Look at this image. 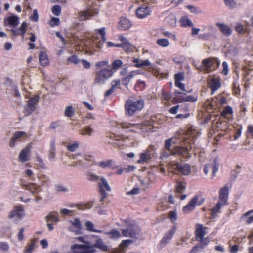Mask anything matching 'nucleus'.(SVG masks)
Returning <instances> with one entry per match:
<instances>
[{
  "mask_svg": "<svg viewBox=\"0 0 253 253\" xmlns=\"http://www.w3.org/2000/svg\"><path fill=\"white\" fill-rule=\"evenodd\" d=\"M199 135V132L193 127L188 128L184 138L186 140L184 145H179L175 147L172 150V156L176 155L181 159L189 160L191 157V152H194L193 150L194 144L193 141Z\"/></svg>",
  "mask_w": 253,
  "mask_h": 253,
  "instance_id": "f257e3e1",
  "label": "nucleus"
},
{
  "mask_svg": "<svg viewBox=\"0 0 253 253\" xmlns=\"http://www.w3.org/2000/svg\"><path fill=\"white\" fill-rule=\"evenodd\" d=\"M144 107V101L141 99H129L125 104V113L128 116H132L140 111Z\"/></svg>",
  "mask_w": 253,
  "mask_h": 253,
  "instance_id": "f03ea898",
  "label": "nucleus"
},
{
  "mask_svg": "<svg viewBox=\"0 0 253 253\" xmlns=\"http://www.w3.org/2000/svg\"><path fill=\"white\" fill-rule=\"evenodd\" d=\"M73 165L74 167H87L93 164L94 158L90 155H85L81 153L75 154L73 158Z\"/></svg>",
  "mask_w": 253,
  "mask_h": 253,
  "instance_id": "7ed1b4c3",
  "label": "nucleus"
},
{
  "mask_svg": "<svg viewBox=\"0 0 253 253\" xmlns=\"http://www.w3.org/2000/svg\"><path fill=\"white\" fill-rule=\"evenodd\" d=\"M114 73V71L111 68H102L96 72L94 84L96 85L104 84L108 79L113 76Z\"/></svg>",
  "mask_w": 253,
  "mask_h": 253,
  "instance_id": "20e7f679",
  "label": "nucleus"
},
{
  "mask_svg": "<svg viewBox=\"0 0 253 253\" xmlns=\"http://www.w3.org/2000/svg\"><path fill=\"white\" fill-rule=\"evenodd\" d=\"M95 250L89 246V243L85 244H74L71 246L68 253H95Z\"/></svg>",
  "mask_w": 253,
  "mask_h": 253,
  "instance_id": "39448f33",
  "label": "nucleus"
},
{
  "mask_svg": "<svg viewBox=\"0 0 253 253\" xmlns=\"http://www.w3.org/2000/svg\"><path fill=\"white\" fill-rule=\"evenodd\" d=\"M122 232L125 237L137 238L141 234V230L135 223H132L129 225L126 229L122 230Z\"/></svg>",
  "mask_w": 253,
  "mask_h": 253,
  "instance_id": "423d86ee",
  "label": "nucleus"
},
{
  "mask_svg": "<svg viewBox=\"0 0 253 253\" xmlns=\"http://www.w3.org/2000/svg\"><path fill=\"white\" fill-rule=\"evenodd\" d=\"M208 85L213 94L222 85L221 78L218 76H211L207 80Z\"/></svg>",
  "mask_w": 253,
  "mask_h": 253,
  "instance_id": "0eeeda50",
  "label": "nucleus"
},
{
  "mask_svg": "<svg viewBox=\"0 0 253 253\" xmlns=\"http://www.w3.org/2000/svg\"><path fill=\"white\" fill-rule=\"evenodd\" d=\"M95 42H98V39L95 36H93L91 38L84 39L82 41V44L84 46V49L86 51H92L95 47L100 49L96 45Z\"/></svg>",
  "mask_w": 253,
  "mask_h": 253,
  "instance_id": "6e6552de",
  "label": "nucleus"
},
{
  "mask_svg": "<svg viewBox=\"0 0 253 253\" xmlns=\"http://www.w3.org/2000/svg\"><path fill=\"white\" fill-rule=\"evenodd\" d=\"M68 231L74 233L76 235L82 233V226L80 220L77 217L74 218L72 220H69Z\"/></svg>",
  "mask_w": 253,
  "mask_h": 253,
  "instance_id": "1a4fd4ad",
  "label": "nucleus"
},
{
  "mask_svg": "<svg viewBox=\"0 0 253 253\" xmlns=\"http://www.w3.org/2000/svg\"><path fill=\"white\" fill-rule=\"evenodd\" d=\"M162 14L166 16L164 19V23L165 25L170 28L176 27L177 23V18L175 13H169L167 11H164Z\"/></svg>",
  "mask_w": 253,
  "mask_h": 253,
  "instance_id": "9d476101",
  "label": "nucleus"
},
{
  "mask_svg": "<svg viewBox=\"0 0 253 253\" xmlns=\"http://www.w3.org/2000/svg\"><path fill=\"white\" fill-rule=\"evenodd\" d=\"M47 226L49 230L53 229V224L57 223L59 221V214L57 212H50L45 217Z\"/></svg>",
  "mask_w": 253,
  "mask_h": 253,
  "instance_id": "9b49d317",
  "label": "nucleus"
},
{
  "mask_svg": "<svg viewBox=\"0 0 253 253\" xmlns=\"http://www.w3.org/2000/svg\"><path fill=\"white\" fill-rule=\"evenodd\" d=\"M25 215L24 208L21 206H16L9 214V218L11 219L17 218L21 219Z\"/></svg>",
  "mask_w": 253,
  "mask_h": 253,
  "instance_id": "f8f14e48",
  "label": "nucleus"
},
{
  "mask_svg": "<svg viewBox=\"0 0 253 253\" xmlns=\"http://www.w3.org/2000/svg\"><path fill=\"white\" fill-rule=\"evenodd\" d=\"M215 64H217V67L220 65V61L215 58H208L204 59L202 62V67L204 70L208 72L212 70L211 67Z\"/></svg>",
  "mask_w": 253,
  "mask_h": 253,
  "instance_id": "ddd939ff",
  "label": "nucleus"
},
{
  "mask_svg": "<svg viewBox=\"0 0 253 253\" xmlns=\"http://www.w3.org/2000/svg\"><path fill=\"white\" fill-rule=\"evenodd\" d=\"M121 126L123 128L129 129L131 131L137 132L138 129H141L142 131H147L144 124H130L127 122H123L121 124Z\"/></svg>",
  "mask_w": 253,
  "mask_h": 253,
  "instance_id": "4468645a",
  "label": "nucleus"
},
{
  "mask_svg": "<svg viewBox=\"0 0 253 253\" xmlns=\"http://www.w3.org/2000/svg\"><path fill=\"white\" fill-rule=\"evenodd\" d=\"M210 171H212L213 173V177L214 176L215 174L218 171V167L216 163V161L215 159H214L211 161L208 164H207L204 167V172L206 175H207L208 172Z\"/></svg>",
  "mask_w": 253,
  "mask_h": 253,
  "instance_id": "2eb2a0df",
  "label": "nucleus"
},
{
  "mask_svg": "<svg viewBox=\"0 0 253 253\" xmlns=\"http://www.w3.org/2000/svg\"><path fill=\"white\" fill-rule=\"evenodd\" d=\"M101 182L99 183V186L100 188L101 193L102 194V197L100 201H103L104 199L106 197V193L105 192V190L108 192L111 191V188L109 185L107 180L104 177H100Z\"/></svg>",
  "mask_w": 253,
  "mask_h": 253,
  "instance_id": "dca6fc26",
  "label": "nucleus"
},
{
  "mask_svg": "<svg viewBox=\"0 0 253 253\" xmlns=\"http://www.w3.org/2000/svg\"><path fill=\"white\" fill-rule=\"evenodd\" d=\"M132 22L126 17H120L118 23V29L120 31L129 29L132 26Z\"/></svg>",
  "mask_w": 253,
  "mask_h": 253,
  "instance_id": "f3484780",
  "label": "nucleus"
},
{
  "mask_svg": "<svg viewBox=\"0 0 253 253\" xmlns=\"http://www.w3.org/2000/svg\"><path fill=\"white\" fill-rule=\"evenodd\" d=\"M198 198L197 196H194L189 202L187 205L182 208V211L185 214L190 213L195 207L197 204Z\"/></svg>",
  "mask_w": 253,
  "mask_h": 253,
  "instance_id": "a211bd4d",
  "label": "nucleus"
},
{
  "mask_svg": "<svg viewBox=\"0 0 253 253\" xmlns=\"http://www.w3.org/2000/svg\"><path fill=\"white\" fill-rule=\"evenodd\" d=\"M39 100V97L38 95L35 96L29 99L28 106L26 108L27 115L31 114L35 110Z\"/></svg>",
  "mask_w": 253,
  "mask_h": 253,
  "instance_id": "6ab92c4d",
  "label": "nucleus"
},
{
  "mask_svg": "<svg viewBox=\"0 0 253 253\" xmlns=\"http://www.w3.org/2000/svg\"><path fill=\"white\" fill-rule=\"evenodd\" d=\"M176 226H174L171 229L166 233L163 238L160 241V244L162 245H166L169 243L171 239L172 238L174 234L176 232Z\"/></svg>",
  "mask_w": 253,
  "mask_h": 253,
  "instance_id": "aec40b11",
  "label": "nucleus"
},
{
  "mask_svg": "<svg viewBox=\"0 0 253 253\" xmlns=\"http://www.w3.org/2000/svg\"><path fill=\"white\" fill-rule=\"evenodd\" d=\"M175 169H177L179 172L184 175H189L191 171V167L187 164L181 165L176 164L175 166Z\"/></svg>",
  "mask_w": 253,
  "mask_h": 253,
  "instance_id": "412c9836",
  "label": "nucleus"
},
{
  "mask_svg": "<svg viewBox=\"0 0 253 253\" xmlns=\"http://www.w3.org/2000/svg\"><path fill=\"white\" fill-rule=\"evenodd\" d=\"M151 12V10L149 7H140L136 10V15L137 18L143 19L150 15Z\"/></svg>",
  "mask_w": 253,
  "mask_h": 253,
  "instance_id": "4be33fe9",
  "label": "nucleus"
},
{
  "mask_svg": "<svg viewBox=\"0 0 253 253\" xmlns=\"http://www.w3.org/2000/svg\"><path fill=\"white\" fill-rule=\"evenodd\" d=\"M216 25L224 36L229 37L232 34V30L228 25L222 23H216Z\"/></svg>",
  "mask_w": 253,
  "mask_h": 253,
  "instance_id": "5701e85b",
  "label": "nucleus"
},
{
  "mask_svg": "<svg viewBox=\"0 0 253 253\" xmlns=\"http://www.w3.org/2000/svg\"><path fill=\"white\" fill-rule=\"evenodd\" d=\"M140 74L139 70H134L130 72L128 74L122 79V83L127 87L131 80L136 75Z\"/></svg>",
  "mask_w": 253,
  "mask_h": 253,
  "instance_id": "b1692460",
  "label": "nucleus"
},
{
  "mask_svg": "<svg viewBox=\"0 0 253 253\" xmlns=\"http://www.w3.org/2000/svg\"><path fill=\"white\" fill-rule=\"evenodd\" d=\"M132 243V241L130 239L123 240L118 249H115L112 253H125V249Z\"/></svg>",
  "mask_w": 253,
  "mask_h": 253,
  "instance_id": "393cba45",
  "label": "nucleus"
},
{
  "mask_svg": "<svg viewBox=\"0 0 253 253\" xmlns=\"http://www.w3.org/2000/svg\"><path fill=\"white\" fill-rule=\"evenodd\" d=\"M30 150V146H27L21 150L18 156V159L20 162H25L29 160Z\"/></svg>",
  "mask_w": 253,
  "mask_h": 253,
  "instance_id": "a878e982",
  "label": "nucleus"
},
{
  "mask_svg": "<svg viewBox=\"0 0 253 253\" xmlns=\"http://www.w3.org/2000/svg\"><path fill=\"white\" fill-rule=\"evenodd\" d=\"M207 228L204 227L201 224H197L195 234L197 240H202L203 238L207 234Z\"/></svg>",
  "mask_w": 253,
  "mask_h": 253,
  "instance_id": "bb28decb",
  "label": "nucleus"
},
{
  "mask_svg": "<svg viewBox=\"0 0 253 253\" xmlns=\"http://www.w3.org/2000/svg\"><path fill=\"white\" fill-rule=\"evenodd\" d=\"M229 190L228 187L225 186L219 191V202L226 205L228 197Z\"/></svg>",
  "mask_w": 253,
  "mask_h": 253,
  "instance_id": "cd10ccee",
  "label": "nucleus"
},
{
  "mask_svg": "<svg viewBox=\"0 0 253 253\" xmlns=\"http://www.w3.org/2000/svg\"><path fill=\"white\" fill-rule=\"evenodd\" d=\"M97 32L100 34L101 38H98V42H95L96 45L98 48H102L103 44L104 43L106 39H105V34L106 32L105 31V28L103 27L102 28L99 29L97 30Z\"/></svg>",
  "mask_w": 253,
  "mask_h": 253,
  "instance_id": "c85d7f7f",
  "label": "nucleus"
},
{
  "mask_svg": "<svg viewBox=\"0 0 253 253\" xmlns=\"http://www.w3.org/2000/svg\"><path fill=\"white\" fill-rule=\"evenodd\" d=\"M150 159V151L147 149L140 154V158L137 161V163L139 164H144L147 162Z\"/></svg>",
  "mask_w": 253,
  "mask_h": 253,
  "instance_id": "c756f323",
  "label": "nucleus"
},
{
  "mask_svg": "<svg viewBox=\"0 0 253 253\" xmlns=\"http://www.w3.org/2000/svg\"><path fill=\"white\" fill-rule=\"evenodd\" d=\"M89 246L92 247L94 249V248H96L103 251H106L108 249V246L105 245L101 238L97 239L93 245H90L89 244Z\"/></svg>",
  "mask_w": 253,
  "mask_h": 253,
  "instance_id": "7c9ffc66",
  "label": "nucleus"
},
{
  "mask_svg": "<svg viewBox=\"0 0 253 253\" xmlns=\"http://www.w3.org/2000/svg\"><path fill=\"white\" fill-rule=\"evenodd\" d=\"M119 40L122 42L123 48L126 50H130L132 49V45L129 43L128 40L123 35H120Z\"/></svg>",
  "mask_w": 253,
  "mask_h": 253,
  "instance_id": "2f4dec72",
  "label": "nucleus"
},
{
  "mask_svg": "<svg viewBox=\"0 0 253 253\" xmlns=\"http://www.w3.org/2000/svg\"><path fill=\"white\" fill-rule=\"evenodd\" d=\"M171 139H167L165 141V147L166 150L163 155V157H167L169 156H172L171 152H172L173 149H171L170 148V147L171 146Z\"/></svg>",
  "mask_w": 253,
  "mask_h": 253,
  "instance_id": "473e14b6",
  "label": "nucleus"
},
{
  "mask_svg": "<svg viewBox=\"0 0 253 253\" xmlns=\"http://www.w3.org/2000/svg\"><path fill=\"white\" fill-rule=\"evenodd\" d=\"M26 133L23 131L16 132L14 134L13 137L9 142V146L10 147L14 146L16 141L18 140L22 137L25 136Z\"/></svg>",
  "mask_w": 253,
  "mask_h": 253,
  "instance_id": "72a5a7b5",
  "label": "nucleus"
},
{
  "mask_svg": "<svg viewBox=\"0 0 253 253\" xmlns=\"http://www.w3.org/2000/svg\"><path fill=\"white\" fill-rule=\"evenodd\" d=\"M132 61L133 63H135L134 66L136 68H141L144 66H148L151 65V63L148 59L140 60L139 59H134Z\"/></svg>",
  "mask_w": 253,
  "mask_h": 253,
  "instance_id": "f704fd0d",
  "label": "nucleus"
},
{
  "mask_svg": "<svg viewBox=\"0 0 253 253\" xmlns=\"http://www.w3.org/2000/svg\"><path fill=\"white\" fill-rule=\"evenodd\" d=\"M39 57L41 65L42 66H46L48 64L49 59L47 54L45 52H41L39 54Z\"/></svg>",
  "mask_w": 253,
  "mask_h": 253,
  "instance_id": "c9c22d12",
  "label": "nucleus"
},
{
  "mask_svg": "<svg viewBox=\"0 0 253 253\" xmlns=\"http://www.w3.org/2000/svg\"><path fill=\"white\" fill-rule=\"evenodd\" d=\"M110 137L111 140V141L109 142L110 143L118 146L123 145V143L121 142L122 141V139H123V138L121 136L112 134Z\"/></svg>",
  "mask_w": 253,
  "mask_h": 253,
  "instance_id": "e433bc0d",
  "label": "nucleus"
},
{
  "mask_svg": "<svg viewBox=\"0 0 253 253\" xmlns=\"http://www.w3.org/2000/svg\"><path fill=\"white\" fill-rule=\"evenodd\" d=\"M85 226L86 230L89 232H93L100 233L102 232V230L96 229L94 228V224L91 221H86L85 222Z\"/></svg>",
  "mask_w": 253,
  "mask_h": 253,
  "instance_id": "4c0bfd02",
  "label": "nucleus"
},
{
  "mask_svg": "<svg viewBox=\"0 0 253 253\" xmlns=\"http://www.w3.org/2000/svg\"><path fill=\"white\" fill-rule=\"evenodd\" d=\"M233 111L230 106H226L221 113V116L227 119H229L232 115Z\"/></svg>",
  "mask_w": 253,
  "mask_h": 253,
  "instance_id": "58836bf2",
  "label": "nucleus"
},
{
  "mask_svg": "<svg viewBox=\"0 0 253 253\" xmlns=\"http://www.w3.org/2000/svg\"><path fill=\"white\" fill-rule=\"evenodd\" d=\"M27 190L30 191L33 194H35L40 191V186L35 183H30L25 185Z\"/></svg>",
  "mask_w": 253,
  "mask_h": 253,
  "instance_id": "ea45409f",
  "label": "nucleus"
},
{
  "mask_svg": "<svg viewBox=\"0 0 253 253\" xmlns=\"http://www.w3.org/2000/svg\"><path fill=\"white\" fill-rule=\"evenodd\" d=\"M242 218L245 220L246 222L248 224L253 222V210H250L244 214Z\"/></svg>",
  "mask_w": 253,
  "mask_h": 253,
  "instance_id": "a19ab883",
  "label": "nucleus"
},
{
  "mask_svg": "<svg viewBox=\"0 0 253 253\" xmlns=\"http://www.w3.org/2000/svg\"><path fill=\"white\" fill-rule=\"evenodd\" d=\"M7 22L11 26H16L19 24V18L16 16H11L7 18Z\"/></svg>",
  "mask_w": 253,
  "mask_h": 253,
  "instance_id": "79ce46f5",
  "label": "nucleus"
},
{
  "mask_svg": "<svg viewBox=\"0 0 253 253\" xmlns=\"http://www.w3.org/2000/svg\"><path fill=\"white\" fill-rule=\"evenodd\" d=\"M93 132V129L90 126H85L83 129L80 130V133L82 135H91Z\"/></svg>",
  "mask_w": 253,
  "mask_h": 253,
  "instance_id": "37998d69",
  "label": "nucleus"
},
{
  "mask_svg": "<svg viewBox=\"0 0 253 253\" xmlns=\"http://www.w3.org/2000/svg\"><path fill=\"white\" fill-rule=\"evenodd\" d=\"M105 234L110 235V238L113 239H117L121 237V234L120 232L116 229L111 230L109 232H105Z\"/></svg>",
  "mask_w": 253,
  "mask_h": 253,
  "instance_id": "c03bdc74",
  "label": "nucleus"
},
{
  "mask_svg": "<svg viewBox=\"0 0 253 253\" xmlns=\"http://www.w3.org/2000/svg\"><path fill=\"white\" fill-rule=\"evenodd\" d=\"M186 189V183L183 182L177 181L175 186V190L177 193H182Z\"/></svg>",
  "mask_w": 253,
  "mask_h": 253,
  "instance_id": "a18cd8bd",
  "label": "nucleus"
},
{
  "mask_svg": "<svg viewBox=\"0 0 253 253\" xmlns=\"http://www.w3.org/2000/svg\"><path fill=\"white\" fill-rule=\"evenodd\" d=\"M235 31L239 34L243 35L246 33V28L243 24L238 22L235 26Z\"/></svg>",
  "mask_w": 253,
  "mask_h": 253,
  "instance_id": "49530a36",
  "label": "nucleus"
},
{
  "mask_svg": "<svg viewBox=\"0 0 253 253\" xmlns=\"http://www.w3.org/2000/svg\"><path fill=\"white\" fill-rule=\"evenodd\" d=\"M186 97V94L180 92H175L173 100L176 102H185L184 99Z\"/></svg>",
  "mask_w": 253,
  "mask_h": 253,
  "instance_id": "de8ad7c7",
  "label": "nucleus"
},
{
  "mask_svg": "<svg viewBox=\"0 0 253 253\" xmlns=\"http://www.w3.org/2000/svg\"><path fill=\"white\" fill-rule=\"evenodd\" d=\"M156 43L158 45L163 47H168L169 45V40L166 38L158 39L156 41Z\"/></svg>",
  "mask_w": 253,
  "mask_h": 253,
  "instance_id": "09e8293b",
  "label": "nucleus"
},
{
  "mask_svg": "<svg viewBox=\"0 0 253 253\" xmlns=\"http://www.w3.org/2000/svg\"><path fill=\"white\" fill-rule=\"evenodd\" d=\"M225 5L230 9H235L237 5V3L235 0H224Z\"/></svg>",
  "mask_w": 253,
  "mask_h": 253,
  "instance_id": "8fccbe9b",
  "label": "nucleus"
},
{
  "mask_svg": "<svg viewBox=\"0 0 253 253\" xmlns=\"http://www.w3.org/2000/svg\"><path fill=\"white\" fill-rule=\"evenodd\" d=\"M35 243L32 241L28 244L25 247L23 251V253H32L35 248Z\"/></svg>",
  "mask_w": 253,
  "mask_h": 253,
  "instance_id": "3c124183",
  "label": "nucleus"
},
{
  "mask_svg": "<svg viewBox=\"0 0 253 253\" xmlns=\"http://www.w3.org/2000/svg\"><path fill=\"white\" fill-rule=\"evenodd\" d=\"M64 115L68 117H71L74 115V109L72 106H68L64 111Z\"/></svg>",
  "mask_w": 253,
  "mask_h": 253,
  "instance_id": "603ef678",
  "label": "nucleus"
},
{
  "mask_svg": "<svg viewBox=\"0 0 253 253\" xmlns=\"http://www.w3.org/2000/svg\"><path fill=\"white\" fill-rule=\"evenodd\" d=\"M113 163V161L112 160H107L99 162L97 165L103 168H106L110 167Z\"/></svg>",
  "mask_w": 253,
  "mask_h": 253,
  "instance_id": "864d4df0",
  "label": "nucleus"
},
{
  "mask_svg": "<svg viewBox=\"0 0 253 253\" xmlns=\"http://www.w3.org/2000/svg\"><path fill=\"white\" fill-rule=\"evenodd\" d=\"M223 205H225V204L218 201L217 204L211 209L212 215L215 216L217 213H218L221 207Z\"/></svg>",
  "mask_w": 253,
  "mask_h": 253,
  "instance_id": "5fc2aeb1",
  "label": "nucleus"
},
{
  "mask_svg": "<svg viewBox=\"0 0 253 253\" xmlns=\"http://www.w3.org/2000/svg\"><path fill=\"white\" fill-rule=\"evenodd\" d=\"M92 15L90 11H82L79 14V18L80 20L83 21L88 19Z\"/></svg>",
  "mask_w": 253,
  "mask_h": 253,
  "instance_id": "6e6d98bb",
  "label": "nucleus"
},
{
  "mask_svg": "<svg viewBox=\"0 0 253 253\" xmlns=\"http://www.w3.org/2000/svg\"><path fill=\"white\" fill-rule=\"evenodd\" d=\"M122 65L123 62L122 60L119 59L115 60L112 62V68L111 69L114 70V71L115 72V71L117 70L120 67H121Z\"/></svg>",
  "mask_w": 253,
  "mask_h": 253,
  "instance_id": "4d7b16f0",
  "label": "nucleus"
},
{
  "mask_svg": "<svg viewBox=\"0 0 253 253\" xmlns=\"http://www.w3.org/2000/svg\"><path fill=\"white\" fill-rule=\"evenodd\" d=\"M184 0H164L165 4L168 6L170 5L177 6L183 2Z\"/></svg>",
  "mask_w": 253,
  "mask_h": 253,
  "instance_id": "13d9d810",
  "label": "nucleus"
},
{
  "mask_svg": "<svg viewBox=\"0 0 253 253\" xmlns=\"http://www.w3.org/2000/svg\"><path fill=\"white\" fill-rule=\"evenodd\" d=\"M109 65V61L108 60L99 61L95 64V67L97 68H105V67Z\"/></svg>",
  "mask_w": 253,
  "mask_h": 253,
  "instance_id": "bf43d9fd",
  "label": "nucleus"
},
{
  "mask_svg": "<svg viewBox=\"0 0 253 253\" xmlns=\"http://www.w3.org/2000/svg\"><path fill=\"white\" fill-rule=\"evenodd\" d=\"M187 8L190 10L191 12L195 14H201L202 12V10L199 8L191 5H187Z\"/></svg>",
  "mask_w": 253,
  "mask_h": 253,
  "instance_id": "052dcab7",
  "label": "nucleus"
},
{
  "mask_svg": "<svg viewBox=\"0 0 253 253\" xmlns=\"http://www.w3.org/2000/svg\"><path fill=\"white\" fill-rule=\"evenodd\" d=\"M28 24L26 22H23L19 28L20 32L21 33V35L22 37V38H24V34L27 31Z\"/></svg>",
  "mask_w": 253,
  "mask_h": 253,
  "instance_id": "680f3d73",
  "label": "nucleus"
},
{
  "mask_svg": "<svg viewBox=\"0 0 253 253\" xmlns=\"http://www.w3.org/2000/svg\"><path fill=\"white\" fill-rule=\"evenodd\" d=\"M92 206H93V202L89 201V202L86 203L84 205L77 206V207L79 209L85 210V209H90L92 207Z\"/></svg>",
  "mask_w": 253,
  "mask_h": 253,
  "instance_id": "e2e57ef3",
  "label": "nucleus"
},
{
  "mask_svg": "<svg viewBox=\"0 0 253 253\" xmlns=\"http://www.w3.org/2000/svg\"><path fill=\"white\" fill-rule=\"evenodd\" d=\"M55 190L57 192H68L69 189L65 186L63 185H57L55 186Z\"/></svg>",
  "mask_w": 253,
  "mask_h": 253,
  "instance_id": "0e129e2a",
  "label": "nucleus"
},
{
  "mask_svg": "<svg viewBox=\"0 0 253 253\" xmlns=\"http://www.w3.org/2000/svg\"><path fill=\"white\" fill-rule=\"evenodd\" d=\"M180 23L181 26H187L192 24L191 21L185 17L182 18L180 20Z\"/></svg>",
  "mask_w": 253,
  "mask_h": 253,
  "instance_id": "69168bd1",
  "label": "nucleus"
},
{
  "mask_svg": "<svg viewBox=\"0 0 253 253\" xmlns=\"http://www.w3.org/2000/svg\"><path fill=\"white\" fill-rule=\"evenodd\" d=\"M111 87L115 89L120 88L121 86V81L119 79H115L111 82Z\"/></svg>",
  "mask_w": 253,
  "mask_h": 253,
  "instance_id": "338daca9",
  "label": "nucleus"
},
{
  "mask_svg": "<svg viewBox=\"0 0 253 253\" xmlns=\"http://www.w3.org/2000/svg\"><path fill=\"white\" fill-rule=\"evenodd\" d=\"M169 217L172 222L176 221L177 218V212L175 211H172L169 213Z\"/></svg>",
  "mask_w": 253,
  "mask_h": 253,
  "instance_id": "774afa93",
  "label": "nucleus"
}]
</instances>
